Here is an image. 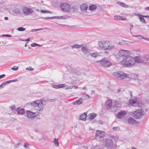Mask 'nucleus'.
Here are the masks:
<instances>
[{"mask_svg": "<svg viewBox=\"0 0 149 149\" xmlns=\"http://www.w3.org/2000/svg\"><path fill=\"white\" fill-rule=\"evenodd\" d=\"M60 7L62 11L66 13H72L77 10L76 6L71 5L68 3H61L60 5Z\"/></svg>", "mask_w": 149, "mask_h": 149, "instance_id": "f257e3e1", "label": "nucleus"}, {"mask_svg": "<svg viewBox=\"0 0 149 149\" xmlns=\"http://www.w3.org/2000/svg\"><path fill=\"white\" fill-rule=\"evenodd\" d=\"M138 56L133 58L129 56L122 60V63L127 67H130L134 65L136 63H138Z\"/></svg>", "mask_w": 149, "mask_h": 149, "instance_id": "f03ea898", "label": "nucleus"}, {"mask_svg": "<svg viewBox=\"0 0 149 149\" xmlns=\"http://www.w3.org/2000/svg\"><path fill=\"white\" fill-rule=\"evenodd\" d=\"M112 75L118 79H122L125 81H128L130 79L129 74H126L122 71L114 72Z\"/></svg>", "mask_w": 149, "mask_h": 149, "instance_id": "7ed1b4c3", "label": "nucleus"}, {"mask_svg": "<svg viewBox=\"0 0 149 149\" xmlns=\"http://www.w3.org/2000/svg\"><path fill=\"white\" fill-rule=\"evenodd\" d=\"M98 44L99 47L104 50H110L114 47L108 41H99Z\"/></svg>", "mask_w": 149, "mask_h": 149, "instance_id": "20e7f679", "label": "nucleus"}, {"mask_svg": "<svg viewBox=\"0 0 149 149\" xmlns=\"http://www.w3.org/2000/svg\"><path fill=\"white\" fill-rule=\"evenodd\" d=\"M31 104L34 109L37 111H41L43 109V107L39 100L33 101L31 102Z\"/></svg>", "mask_w": 149, "mask_h": 149, "instance_id": "39448f33", "label": "nucleus"}, {"mask_svg": "<svg viewBox=\"0 0 149 149\" xmlns=\"http://www.w3.org/2000/svg\"><path fill=\"white\" fill-rule=\"evenodd\" d=\"M96 62H100L102 66L104 67H109L112 64L109 60L106 58H104L101 60L97 61Z\"/></svg>", "mask_w": 149, "mask_h": 149, "instance_id": "423d86ee", "label": "nucleus"}, {"mask_svg": "<svg viewBox=\"0 0 149 149\" xmlns=\"http://www.w3.org/2000/svg\"><path fill=\"white\" fill-rule=\"evenodd\" d=\"M144 114V111L141 109H139L134 112L133 115L135 118L139 119Z\"/></svg>", "mask_w": 149, "mask_h": 149, "instance_id": "0eeeda50", "label": "nucleus"}, {"mask_svg": "<svg viewBox=\"0 0 149 149\" xmlns=\"http://www.w3.org/2000/svg\"><path fill=\"white\" fill-rule=\"evenodd\" d=\"M130 54V51L124 49L120 50L118 53V55L120 56L125 57L126 58L129 56Z\"/></svg>", "mask_w": 149, "mask_h": 149, "instance_id": "6e6552de", "label": "nucleus"}, {"mask_svg": "<svg viewBox=\"0 0 149 149\" xmlns=\"http://www.w3.org/2000/svg\"><path fill=\"white\" fill-rule=\"evenodd\" d=\"M130 102L133 106L136 107H141L143 105V104L139 102H137V98H134V99H132L130 100Z\"/></svg>", "mask_w": 149, "mask_h": 149, "instance_id": "1a4fd4ad", "label": "nucleus"}, {"mask_svg": "<svg viewBox=\"0 0 149 149\" xmlns=\"http://www.w3.org/2000/svg\"><path fill=\"white\" fill-rule=\"evenodd\" d=\"M103 143L105 146L109 148H111L113 145L112 140L110 139H105L103 140Z\"/></svg>", "mask_w": 149, "mask_h": 149, "instance_id": "9d476101", "label": "nucleus"}, {"mask_svg": "<svg viewBox=\"0 0 149 149\" xmlns=\"http://www.w3.org/2000/svg\"><path fill=\"white\" fill-rule=\"evenodd\" d=\"M138 63H145V62L149 61V54L145 55L142 57L138 56Z\"/></svg>", "mask_w": 149, "mask_h": 149, "instance_id": "9b49d317", "label": "nucleus"}, {"mask_svg": "<svg viewBox=\"0 0 149 149\" xmlns=\"http://www.w3.org/2000/svg\"><path fill=\"white\" fill-rule=\"evenodd\" d=\"M26 114L27 117L28 118L31 120L33 119L37 116L35 112H32L29 110L26 111Z\"/></svg>", "mask_w": 149, "mask_h": 149, "instance_id": "f8f14e48", "label": "nucleus"}, {"mask_svg": "<svg viewBox=\"0 0 149 149\" xmlns=\"http://www.w3.org/2000/svg\"><path fill=\"white\" fill-rule=\"evenodd\" d=\"M23 12L24 14L26 15H29L33 12L32 9L26 7H24L22 9Z\"/></svg>", "mask_w": 149, "mask_h": 149, "instance_id": "ddd939ff", "label": "nucleus"}, {"mask_svg": "<svg viewBox=\"0 0 149 149\" xmlns=\"http://www.w3.org/2000/svg\"><path fill=\"white\" fill-rule=\"evenodd\" d=\"M96 138L99 140H100V138H102L104 137V132L99 130L96 131Z\"/></svg>", "mask_w": 149, "mask_h": 149, "instance_id": "4468645a", "label": "nucleus"}, {"mask_svg": "<svg viewBox=\"0 0 149 149\" xmlns=\"http://www.w3.org/2000/svg\"><path fill=\"white\" fill-rule=\"evenodd\" d=\"M88 8V5L86 3L82 4L80 6L81 11L82 12L88 13V12H87Z\"/></svg>", "mask_w": 149, "mask_h": 149, "instance_id": "2eb2a0df", "label": "nucleus"}, {"mask_svg": "<svg viewBox=\"0 0 149 149\" xmlns=\"http://www.w3.org/2000/svg\"><path fill=\"white\" fill-rule=\"evenodd\" d=\"M127 114L126 112L125 111H120L117 114V117L118 118H121L125 116Z\"/></svg>", "mask_w": 149, "mask_h": 149, "instance_id": "dca6fc26", "label": "nucleus"}, {"mask_svg": "<svg viewBox=\"0 0 149 149\" xmlns=\"http://www.w3.org/2000/svg\"><path fill=\"white\" fill-rule=\"evenodd\" d=\"M113 107H120L122 105V102H120L116 100H113Z\"/></svg>", "mask_w": 149, "mask_h": 149, "instance_id": "f3484780", "label": "nucleus"}, {"mask_svg": "<svg viewBox=\"0 0 149 149\" xmlns=\"http://www.w3.org/2000/svg\"><path fill=\"white\" fill-rule=\"evenodd\" d=\"M98 4H91L88 6V10L91 11H93L95 10L98 7Z\"/></svg>", "mask_w": 149, "mask_h": 149, "instance_id": "a211bd4d", "label": "nucleus"}, {"mask_svg": "<svg viewBox=\"0 0 149 149\" xmlns=\"http://www.w3.org/2000/svg\"><path fill=\"white\" fill-rule=\"evenodd\" d=\"M83 102V99L81 98H80L78 100H76V101L73 102H72V104L73 105H77L80 104H81Z\"/></svg>", "mask_w": 149, "mask_h": 149, "instance_id": "6ab92c4d", "label": "nucleus"}, {"mask_svg": "<svg viewBox=\"0 0 149 149\" xmlns=\"http://www.w3.org/2000/svg\"><path fill=\"white\" fill-rule=\"evenodd\" d=\"M114 19L116 20H123L125 21L126 20V18L125 17H122L119 15H116L114 16Z\"/></svg>", "mask_w": 149, "mask_h": 149, "instance_id": "aec40b11", "label": "nucleus"}, {"mask_svg": "<svg viewBox=\"0 0 149 149\" xmlns=\"http://www.w3.org/2000/svg\"><path fill=\"white\" fill-rule=\"evenodd\" d=\"M112 103H113V102H112L111 100H108L106 103V105L107 106V108L109 109L111 108L112 106Z\"/></svg>", "mask_w": 149, "mask_h": 149, "instance_id": "412c9836", "label": "nucleus"}, {"mask_svg": "<svg viewBox=\"0 0 149 149\" xmlns=\"http://www.w3.org/2000/svg\"><path fill=\"white\" fill-rule=\"evenodd\" d=\"M83 44L78 45L74 44L73 45L70 46L71 47L72 49H79L81 48L82 47Z\"/></svg>", "mask_w": 149, "mask_h": 149, "instance_id": "4be33fe9", "label": "nucleus"}, {"mask_svg": "<svg viewBox=\"0 0 149 149\" xmlns=\"http://www.w3.org/2000/svg\"><path fill=\"white\" fill-rule=\"evenodd\" d=\"M135 121L134 119L132 117L129 118L127 120L128 123L130 124H133L135 123Z\"/></svg>", "mask_w": 149, "mask_h": 149, "instance_id": "5701e85b", "label": "nucleus"}, {"mask_svg": "<svg viewBox=\"0 0 149 149\" xmlns=\"http://www.w3.org/2000/svg\"><path fill=\"white\" fill-rule=\"evenodd\" d=\"M87 114L86 112L83 113L80 116V119L82 120H85L86 118Z\"/></svg>", "mask_w": 149, "mask_h": 149, "instance_id": "b1692460", "label": "nucleus"}, {"mask_svg": "<svg viewBox=\"0 0 149 149\" xmlns=\"http://www.w3.org/2000/svg\"><path fill=\"white\" fill-rule=\"evenodd\" d=\"M17 113L20 115H23L24 113V109L22 108L19 109L18 108L17 110Z\"/></svg>", "mask_w": 149, "mask_h": 149, "instance_id": "393cba45", "label": "nucleus"}, {"mask_svg": "<svg viewBox=\"0 0 149 149\" xmlns=\"http://www.w3.org/2000/svg\"><path fill=\"white\" fill-rule=\"evenodd\" d=\"M89 49L87 48L86 46H83V45L81 47V50L84 54Z\"/></svg>", "mask_w": 149, "mask_h": 149, "instance_id": "a878e982", "label": "nucleus"}, {"mask_svg": "<svg viewBox=\"0 0 149 149\" xmlns=\"http://www.w3.org/2000/svg\"><path fill=\"white\" fill-rule=\"evenodd\" d=\"M96 114L95 113H92L89 114V119H93L96 116Z\"/></svg>", "mask_w": 149, "mask_h": 149, "instance_id": "bb28decb", "label": "nucleus"}, {"mask_svg": "<svg viewBox=\"0 0 149 149\" xmlns=\"http://www.w3.org/2000/svg\"><path fill=\"white\" fill-rule=\"evenodd\" d=\"M90 56L91 57L96 58L99 56V54L97 52H95L91 53Z\"/></svg>", "mask_w": 149, "mask_h": 149, "instance_id": "cd10ccee", "label": "nucleus"}, {"mask_svg": "<svg viewBox=\"0 0 149 149\" xmlns=\"http://www.w3.org/2000/svg\"><path fill=\"white\" fill-rule=\"evenodd\" d=\"M118 3L121 6H122V7L126 8H127L128 7V6L126 5L125 3L121 2H118Z\"/></svg>", "mask_w": 149, "mask_h": 149, "instance_id": "c85d7f7f", "label": "nucleus"}, {"mask_svg": "<svg viewBox=\"0 0 149 149\" xmlns=\"http://www.w3.org/2000/svg\"><path fill=\"white\" fill-rule=\"evenodd\" d=\"M69 16L68 15H64L58 16L59 19H64L69 18Z\"/></svg>", "mask_w": 149, "mask_h": 149, "instance_id": "c756f323", "label": "nucleus"}, {"mask_svg": "<svg viewBox=\"0 0 149 149\" xmlns=\"http://www.w3.org/2000/svg\"><path fill=\"white\" fill-rule=\"evenodd\" d=\"M53 142L54 143V145L58 147L59 146V144L58 139L56 138L54 139Z\"/></svg>", "mask_w": 149, "mask_h": 149, "instance_id": "7c9ffc66", "label": "nucleus"}, {"mask_svg": "<svg viewBox=\"0 0 149 149\" xmlns=\"http://www.w3.org/2000/svg\"><path fill=\"white\" fill-rule=\"evenodd\" d=\"M13 13L16 15H19L20 13V11L18 8H16L14 10Z\"/></svg>", "mask_w": 149, "mask_h": 149, "instance_id": "2f4dec72", "label": "nucleus"}, {"mask_svg": "<svg viewBox=\"0 0 149 149\" xmlns=\"http://www.w3.org/2000/svg\"><path fill=\"white\" fill-rule=\"evenodd\" d=\"M91 50L90 49H89L86 52L84 53V54L87 56L88 57V56L89 55H91Z\"/></svg>", "mask_w": 149, "mask_h": 149, "instance_id": "473e14b6", "label": "nucleus"}, {"mask_svg": "<svg viewBox=\"0 0 149 149\" xmlns=\"http://www.w3.org/2000/svg\"><path fill=\"white\" fill-rule=\"evenodd\" d=\"M58 88H60L62 87H65V84H60L57 85Z\"/></svg>", "mask_w": 149, "mask_h": 149, "instance_id": "72a5a7b5", "label": "nucleus"}, {"mask_svg": "<svg viewBox=\"0 0 149 149\" xmlns=\"http://www.w3.org/2000/svg\"><path fill=\"white\" fill-rule=\"evenodd\" d=\"M23 147L24 148H29V145L28 143H25L23 145Z\"/></svg>", "mask_w": 149, "mask_h": 149, "instance_id": "f704fd0d", "label": "nucleus"}, {"mask_svg": "<svg viewBox=\"0 0 149 149\" xmlns=\"http://www.w3.org/2000/svg\"><path fill=\"white\" fill-rule=\"evenodd\" d=\"M143 17H139V20H140V21L143 22V23H146V22H145V20L144 19Z\"/></svg>", "mask_w": 149, "mask_h": 149, "instance_id": "c9c22d12", "label": "nucleus"}, {"mask_svg": "<svg viewBox=\"0 0 149 149\" xmlns=\"http://www.w3.org/2000/svg\"><path fill=\"white\" fill-rule=\"evenodd\" d=\"M40 11L41 13H52V12L51 11H47V10H41Z\"/></svg>", "mask_w": 149, "mask_h": 149, "instance_id": "e433bc0d", "label": "nucleus"}, {"mask_svg": "<svg viewBox=\"0 0 149 149\" xmlns=\"http://www.w3.org/2000/svg\"><path fill=\"white\" fill-rule=\"evenodd\" d=\"M25 29L24 28L22 27H18L17 29V30L20 31H23L25 30Z\"/></svg>", "mask_w": 149, "mask_h": 149, "instance_id": "4c0bfd02", "label": "nucleus"}, {"mask_svg": "<svg viewBox=\"0 0 149 149\" xmlns=\"http://www.w3.org/2000/svg\"><path fill=\"white\" fill-rule=\"evenodd\" d=\"M42 29H43V28H39V29H33L31 30V32H35V31H39L42 30Z\"/></svg>", "mask_w": 149, "mask_h": 149, "instance_id": "58836bf2", "label": "nucleus"}, {"mask_svg": "<svg viewBox=\"0 0 149 149\" xmlns=\"http://www.w3.org/2000/svg\"><path fill=\"white\" fill-rule=\"evenodd\" d=\"M134 37H137V38H139V39H144V37L141 36L140 35H136V36H133Z\"/></svg>", "mask_w": 149, "mask_h": 149, "instance_id": "ea45409f", "label": "nucleus"}, {"mask_svg": "<svg viewBox=\"0 0 149 149\" xmlns=\"http://www.w3.org/2000/svg\"><path fill=\"white\" fill-rule=\"evenodd\" d=\"M18 69V68L16 66H14L13 67L11 68V69L14 71H16Z\"/></svg>", "mask_w": 149, "mask_h": 149, "instance_id": "a19ab883", "label": "nucleus"}, {"mask_svg": "<svg viewBox=\"0 0 149 149\" xmlns=\"http://www.w3.org/2000/svg\"><path fill=\"white\" fill-rule=\"evenodd\" d=\"M113 129L115 131H119L120 130V128L118 127H114L113 128Z\"/></svg>", "mask_w": 149, "mask_h": 149, "instance_id": "79ce46f5", "label": "nucleus"}, {"mask_svg": "<svg viewBox=\"0 0 149 149\" xmlns=\"http://www.w3.org/2000/svg\"><path fill=\"white\" fill-rule=\"evenodd\" d=\"M36 46H39V44L36 43H33L31 44V46L32 47H35Z\"/></svg>", "mask_w": 149, "mask_h": 149, "instance_id": "37998d69", "label": "nucleus"}, {"mask_svg": "<svg viewBox=\"0 0 149 149\" xmlns=\"http://www.w3.org/2000/svg\"><path fill=\"white\" fill-rule=\"evenodd\" d=\"M2 36L3 37L6 36L9 37H10L11 36V35L9 34H3L2 35Z\"/></svg>", "mask_w": 149, "mask_h": 149, "instance_id": "c03bdc74", "label": "nucleus"}, {"mask_svg": "<svg viewBox=\"0 0 149 149\" xmlns=\"http://www.w3.org/2000/svg\"><path fill=\"white\" fill-rule=\"evenodd\" d=\"M10 108L12 110L15 109V106L14 105H13L10 107Z\"/></svg>", "mask_w": 149, "mask_h": 149, "instance_id": "a18cd8bd", "label": "nucleus"}, {"mask_svg": "<svg viewBox=\"0 0 149 149\" xmlns=\"http://www.w3.org/2000/svg\"><path fill=\"white\" fill-rule=\"evenodd\" d=\"M40 103H41V105L42 104L43 105H45L46 104V102L45 101H44L41 100L40 101Z\"/></svg>", "mask_w": 149, "mask_h": 149, "instance_id": "49530a36", "label": "nucleus"}, {"mask_svg": "<svg viewBox=\"0 0 149 149\" xmlns=\"http://www.w3.org/2000/svg\"><path fill=\"white\" fill-rule=\"evenodd\" d=\"M85 97H86V99H88L90 98V97L87 94H86L85 95Z\"/></svg>", "mask_w": 149, "mask_h": 149, "instance_id": "de8ad7c7", "label": "nucleus"}, {"mask_svg": "<svg viewBox=\"0 0 149 149\" xmlns=\"http://www.w3.org/2000/svg\"><path fill=\"white\" fill-rule=\"evenodd\" d=\"M29 68H26V70H31V71L33 70V68H32L30 67H29Z\"/></svg>", "mask_w": 149, "mask_h": 149, "instance_id": "09e8293b", "label": "nucleus"}, {"mask_svg": "<svg viewBox=\"0 0 149 149\" xmlns=\"http://www.w3.org/2000/svg\"><path fill=\"white\" fill-rule=\"evenodd\" d=\"M133 26L132 24H130L129 26V28L130 30V31H131V29L133 28Z\"/></svg>", "mask_w": 149, "mask_h": 149, "instance_id": "8fccbe9b", "label": "nucleus"}, {"mask_svg": "<svg viewBox=\"0 0 149 149\" xmlns=\"http://www.w3.org/2000/svg\"><path fill=\"white\" fill-rule=\"evenodd\" d=\"M10 80V83L12 82H16L17 81V79H15L14 80Z\"/></svg>", "mask_w": 149, "mask_h": 149, "instance_id": "3c124183", "label": "nucleus"}, {"mask_svg": "<svg viewBox=\"0 0 149 149\" xmlns=\"http://www.w3.org/2000/svg\"><path fill=\"white\" fill-rule=\"evenodd\" d=\"M30 40V38H27V39L24 40H22V41H29Z\"/></svg>", "mask_w": 149, "mask_h": 149, "instance_id": "603ef678", "label": "nucleus"}, {"mask_svg": "<svg viewBox=\"0 0 149 149\" xmlns=\"http://www.w3.org/2000/svg\"><path fill=\"white\" fill-rule=\"evenodd\" d=\"M5 75L4 74L0 75V79L3 78L5 76Z\"/></svg>", "mask_w": 149, "mask_h": 149, "instance_id": "864d4df0", "label": "nucleus"}, {"mask_svg": "<svg viewBox=\"0 0 149 149\" xmlns=\"http://www.w3.org/2000/svg\"><path fill=\"white\" fill-rule=\"evenodd\" d=\"M1 84L2 85V86H3V87H4L5 86H6V83L5 81L3 82Z\"/></svg>", "mask_w": 149, "mask_h": 149, "instance_id": "5fc2aeb1", "label": "nucleus"}, {"mask_svg": "<svg viewBox=\"0 0 149 149\" xmlns=\"http://www.w3.org/2000/svg\"><path fill=\"white\" fill-rule=\"evenodd\" d=\"M53 88H56V89H58L57 85H54L53 86Z\"/></svg>", "mask_w": 149, "mask_h": 149, "instance_id": "6e6d98bb", "label": "nucleus"}, {"mask_svg": "<svg viewBox=\"0 0 149 149\" xmlns=\"http://www.w3.org/2000/svg\"><path fill=\"white\" fill-rule=\"evenodd\" d=\"M141 15L142 17H149V16H148V15H144V16H143V15Z\"/></svg>", "mask_w": 149, "mask_h": 149, "instance_id": "4d7b16f0", "label": "nucleus"}, {"mask_svg": "<svg viewBox=\"0 0 149 149\" xmlns=\"http://www.w3.org/2000/svg\"><path fill=\"white\" fill-rule=\"evenodd\" d=\"M10 80H9V81H6L5 82L6 83V84H8L10 83Z\"/></svg>", "mask_w": 149, "mask_h": 149, "instance_id": "13d9d810", "label": "nucleus"}, {"mask_svg": "<svg viewBox=\"0 0 149 149\" xmlns=\"http://www.w3.org/2000/svg\"><path fill=\"white\" fill-rule=\"evenodd\" d=\"M143 39H144V40H148V41H149V38H145L144 37V38Z\"/></svg>", "mask_w": 149, "mask_h": 149, "instance_id": "bf43d9fd", "label": "nucleus"}, {"mask_svg": "<svg viewBox=\"0 0 149 149\" xmlns=\"http://www.w3.org/2000/svg\"><path fill=\"white\" fill-rule=\"evenodd\" d=\"M121 90L120 89H118L117 90V93H120V91H121Z\"/></svg>", "mask_w": 149, "mask_h": 149, "instance_id": "052dcab7", "label": "nucleus"}, {"mask_svg": "<svg viewBox=\"0 0 149 149\" xmlns=\"http://www.w3.org/2000/svg\"><path fill=\"white\" fill-rule=\"evenodd\" d=\"M145 9L147 10H149V7L145 8Z\"/></svg>", "mask_w": 149, "mask_h": 149, "instance_id": "680f3d73", "label": "nucleus"}, {"mask_svg": "<svg viewBox=\"0 0 149 149\" xmlns=\"http://www.w3.org/2000/svg\"><path fill=\"white\" fill-rule=\"evenodd\" d=\"M86 89V87H84L81 89H82V90H85Z\"/></svg>", "mask_w": 149, "mask_h": 149, "instance_id": "e2e57ef3", "label": "nucleus"}, {"mask_svg": "<svg viewBox=\"0 0 149 149\" xmlns=\"http://www.w3.org/2000/svg\"><path fill=\"white\" fill-rule=\"evenodd\" d=\"M73 87H74L75 88H76V89H77V88H78V87L77 86H73Z\"/></svg>", "mask_w": 149, "mask_h": 149, "instance_id": "0e129e2a", "label": "nucleus"}, {"mask_svg": "<svg viewBox=\"0 0 149 149\" xmlns=\"http://www.w3.org/2000/svg\"><path fill=\"white\" fill-rule=\"evenodd\" d=\"M4 19L5 20H7L8 19V17H5L4 18Z\"/></svg>", "mask_w": 149, "mask_h": 149, "instance_id": "69168bd1", "label": "nucleus"}, {"mask_svg": "<svg viewBox=\"0 0 149 149\" xmlns=\"http://www.w3.org/2000/svg\"><path fill=\"white\" fill-rule=\"evenodd\" d=\"M55 19H59L58 16H54Z\"/></svg>", "mask_w": 149, "mask_h": 149, "instance_id": "338daca9", "label": "nucleus"}, {"mask_svg": "<svg viewBox=\"0 0 149 149\" xmlns=\"http://www.w3.org/2000/svg\"><path fill=\"white\" fill-rule=\"evenodd\" d=\"M3 87V86L2 85V84L0 85V88H2Z\"/></svg>", "mask_w": 149, "mask_h": 149, "instance_id": "774afa93", "label": "nucleus"}]
</instances>
